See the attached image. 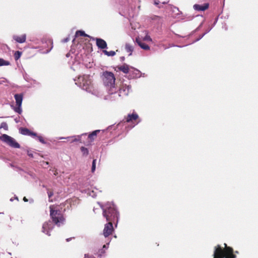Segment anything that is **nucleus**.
Segmentation results:
<instances>
[{
    "mask_svg": "<svg viewBox=\"0 0 258 258\" xmlns=\"http://www.w3.org/2000/svg\"><path fill=\"white\" fill-rule=\"evenodd\" d=\"M74 81L76 85L86 92L97 97L102 95L101 91L93 83L92 77L91 76L87 75L80 76Z\"/></svg>",
    "mask_w": 258,
    "mask_h": 258,
    "instance_id": "f257e3e1",
    "label": "nucleus"
},
{
    "mask_svg": "<svg viewBox=\"0 0 258 258\" xmlns=\"http://www.w3.org/2000/svg\"><path fill=\"white\" fill-rule=\"evenodd\" d=\"M103 211V216L106 218L107 222H116L117 224L119 217V213L112 202H107L104 205L101 206Z\"/></svg>",
    "mask_w": 258,
    "mask_h": 258,
    "instance_id": "f03ea898",
    "label": "nucleus"
},
{
    "mask_svg": "<svg viewBox=\"0 0 258 258\" xmlns=\"http://www.w3.org/2000/svg\"><path fill=\"white\" fill-rule=\"evenodd\" d=\"M224 248L220 245L215 246L213 258H236V256L234 254L233 249L228 246L226 243H224Z\"/></svg>",
    "mask_w": 258,
    "mask_h": 258,
    "instance_id": "7ed1b4c3",
    "label": "nucleus"
},
{
    "mask_svg": "<svg viewBox=\"0 0 258 258\" xmlns=\"http://www.w3.org/2000/svg\"><path fill=\"white\" fill-rule=\"evenodd\" d=\"M100 78L104 86L108 90L109 94H113L115 89V78L113 73L109 71H103L100 74Z\"/></svg>",
    "mask_w": 258,
    "mask_h": 258,
    "instance_id": "20e7f679",
    "label": "nucleus"
},
{
    "mask_svg": "<svg viewBox=\"0 0 258 258\" xmlns=\"http://www.w3.org/2000/svg\"><path fill=\"white\" fill-rule=\"evenodd\" d=\"M49 209L50 217L52 222L57 226H60L61 224L63 223L65 220L63 214L59 209H56V207L55 205H50Z\"/></svg>",
    "mask_w": 258,
    "mask_h": 258,
    "instance_id": "39448f33",
    "label": "nucleus"
},
{
    "mask_svg": "<svg viewBox=\"0 0 258 258\" xmlns=\"http://www.w3.org/2000/svg\"><path fill=\"white\" fill-rule=\"evenodd\" d=\"M131 90V86L126 85H123L118 92L116 91V89L115 88L113 90V94H110L111 95L110 99L112 100H116L119 97L127 96L129 94Z\"/></svg>",
    "mask_w": 258,
    "mask_h": 258,
    "instance_id": "423d86ee",
    "label": "nucleus"
},
{
    "mask_svg": "<svg viewBox=\"0 0 258 258\" xmlns=\"http://www.w3.org/2000/svg\"><path fill=\"white\" fill-rule=\"evenodd\" d=\"M0 140L7 144L11 147L14 148H20V144L12 137L6 134H3L0 137Z\"/></svg>",
    "mask_w": 258,
    "mask_h": 258,
    "instance_id": "0eeeda50",
    "label": "nucleus"
},
{
    "mask_svg": "<svg viewBox=\"0 0 258 258\" xmlns=\"http://www.w3.org/2000/svg\"><path fill=\"white\" fill-rule=\"evenodd\" d=\"M14 98L16 100L17 106L14 108V111L17 113H21L22 111L21 105L23 101V95L22 93L16 94L14 95Z\"/></svg>",
    "mask_w": 258,
    "mask_h": 258,
    "instance_id": "6e6552de",
    "label": "nucleus"
},
{
    "mask_svg": "<svg viewBox=\"0 0 258 258\" xmlns=\"http://www.w3.org/2000/svg\"><path fill=\"white\" fill-rule=\"evenodd\" d=\"M113 222H108V223L105 225L103 229V235L105 237L112 234L113 231Z\"/></svg>",
    "mask_w": 258,
    "mask_h": 258,
    "instance_id": "1a4fd4ad",
    "label": "nucleus"
},
{
    "mask_svg": "<svg viewBox=\"0 0 258 258\" xmlns=\"http://www.w3.org/2000/svg\"><path fill=\"white\" fill-rule=\"evenodd\" d=\"M53 227L50 221L45 222L42 226V232L48 236L50 235L49 231L53 229Z\"/></svg>",
    "mask_w": 258,
    "mask_h": 258,
    "instance_id": "9d476101",
    "label": "nucleus"
},
{
    "mask_svg": "<svg viewBox=\"0 0 258 258\" xmlns=\"http://www.w3.org/2000/svg\"><path fill=\"white\" fill-rule=\"evenodd\" d=\"M93 40H95L96 41V45L99 48L104 49L107 48V43L106 41L101 38H93Z\"/></svg>",
    "mask_w": 258,
    "mask_h": 258,
    "instance_id": "9b49d317",
    "label": "nucleus"
},
{
    "mask_svg": "<svg viewBox=\"0 0 258 258\" xmlns=\"http://www.w3.org/2000/svg\"><path fill=\"white\" fill-rule=\"evenodd\" d=\"M20 134L23 135H27L31 137H36L37 134L35 133L31 132L30 130L27 128L21 127L19 129Z\"/></svg>",
    "mask_w": 258,
    "mask_h": 258,
    "instance_id": "f8f14e48",
    "label": "nucleus"
},
{
    "mask_svg": "<svg viewBox=\"0 0 258 258\" xmlns=\"http://www.w3.org/2000/svg\"><path fill=\"white\" fill-rule=\"evenodd\" d=\"M129 65L124 63L122 66H118L117 69L124 74H129L131 73V69Z\"/></svg>",
    "mask_w": 258,
    "mask_h": 258,
    "instance_id": "ddd939ff",
    "label": "nucleus"
},
{
    "mask_svg": "<svg viewBox=\"0 0 258 258\" xmlns=\"http://www.w3.org/2000/svg\"><path fill=\"white\" fill-rule=\"evenodd\" d=\"M131 73H129L132 78H140L141 76V73L137 69L131 67Z\"/></svg>",
    "mask_w": 258,
    "mask_h": 258,
    "instance_id": "4468645a",
    "label": "nucleus"
},
{
    "mask_svg": "<svg viewBox=\"0 0 258 258\" xmlns=\"http://www.w3.org/2000/svg\"><path fill=\"white\" fill-rule=\"evenodd\" d=\"M136 42L142 49L144 50L150 49V47L149 45L141 40L139 38H136Z\"/></svg>",
    "mask_w": 258,
    "mask_h": 258,
    "instance_id": "2eb2a0df",
    "label": "nucleus"
},
{
    "mask_svg": "<svg viewBox=\"0 0 258 258\" xmlns=\"http://www.w3.org/2000/svg\"><path fill=\"white\" fill-rule=\"evenodd\" d=\"M209 7V5L208 4H206L204 5H200L196 4L194 6V8L195 10L197 11H205L207 10Z\"/></svg>",
    "mask_w": 258,
    "mask_h": 258,
    "instance_id": "dca6fc26",
    "label": "nucleus"
},
{
    "mask_svg": "<svg viewBox=\"0 0 258 258\" xmlns=\"http://www.w3.org/2000/svg\"><path fill=\"white\" fill-rule=\"evenodd\" d=\"M26 39V34H23L21 36H14V39L20 43H22L25 42Z\"/></svg>",
    "mask_w": 258,
    "mask_h": 258,
    "instance_id": "f3484780",
    "label": "nucleus"
},
{
    "mask_svg": "<svg viewBox=\"0 0 258 258\" xmlns=\"http://www.w3.org/2000/svg\"><path fill=\"white\" fill-rule=\"evenodd\" d=\"M138 118V115L137 114H128L126 118V121L128 122L133 120H136Z\"/></svg>",
    "mask_w": 258,
    "mask_h": 258,
    "instance_id": "a211bd4d",
    "label": "nucleus"
},
{
    "mask_svg": "<svg viewBox=\"0 0 258 258\" xmlns=\"http://www.w3.org/2000/svg\"><path fill=\"white\" fill-rule=\"evenodd\" d=\"M100 132V130H95L94 131H93L92 133H91V134H90L88 136V138L91 141H93L95 139V138H96L97 135L98 133H99V132Z\"/></svg>",
    "mask_w": 258,
    "mask_h": 258,
    "instance_id": "6ab92c4d",
    "label": "nucleus"
},
{
    "mask_svg": "<svg viewBox=\"0 0 258 258\" xmlns=\"http://www.w3.org/2000/svg\"><path fill=\"white\" fill-rule=\"evenodd\" d=\"M125 48L126 51L127 52H130L129 55H131L132 52L134 50V48H133V46L131 45H130V44L127 43L125 44Z\"/></svg>",
    "mask_w": 258,
    "mask_h": 258,
    "instance_id": "aec40b11",
    "label": "nucleus"
},
{
    "mask_svg": "<svg viewBox=\"0 0 258 258\" xmlns=\"http://www.w3.org/2000/svg\"><path fill=\"white\" fill-rule=\"evenodd\" d=\"M85 36V37H90V36H89L88 35L86 34L84 31H81V30H78V31H77L76 32V36Z\"/></svg>",
    "mask_w": 258,
    "mask_h": 258,
    "instance_id": "412c9836",
    "label": "nucleus"
},
{
    "mask_svg": "<svg viewBox=\"0 0 258 258\" xmlns=\"http://www.w3.org/2000/svg\"><path fill=\"white\" fill-rule=\"evenodd\" d=\"M10 64V61L6 60L3 58H0V67L9 66Z\"/></svg>",
    "mask_w": 258,
    "mask_h": 258,
    "instance_id": "4be33fe9",
    "label": "nucleus"
},
{
    "mask_svg": "<svg viewBox=\"0 0 258 258\" xmlns=\"http://www.w3.org/2000/svg\"><path fill=\"white\" fill-rule=\"evenodd\" d=\"M103 51L105 54H106V55H107L108 56H113L115 55V52L114 51H108L107 50H103Z\"/></svg>",
    "mask_w": 258,
    "mask_h": 258,
    "instance_id": "5701e85b",
    "label": "nucleus"
},
{
    "mask_svg": "<svg viewBox=\"0 0 258 258\" xmlns=\"http://www.w3.org/2000/svg\"><path fill=\"white\" fill-rule=\"evenodd\" d=\"M81 151L83 156H87L89 154V151L88 149L84 147H82L81 148Z\"/></svg>",
    "mask_w": 258,
    "mask_h": 258,
    "instance_id": "b1692460",
    "label": "nucleus"
},
{
    "mask_svg": "<svg viewBox=\"0 0 258 258\" xmlns=\"http://www.w3.org/2000/svg\"><path fill=\"white\" fill-rule=\"evenodd\" d=\"M47 194H48V198H49V202H52V200L51 199V198L53 196V192L52 190H50V189H47Z\"/></svg>",
    "mask_w": 258,
    "mask_h": 258,
    "instance_id": "393cba45",
    "label": "nucleus"
},
{
    "mask_svg": "<svg viewBox=\"0 0 258 258\" xmlns=\"http://www.w3.org/2000/svg\"><path fill=\"white\" fill-rule=\"evenodd\" d=\"M0 128H4L5 130L7 131L8 130V126L6 122H3L1 124Z\"/></svg>",
    "mask_w": 258,
    "mask_h": 258,
    "instance_id": "a878e982",
    "label": "nucleus"
},
{
    "mask_svg": "<svg viewBox=\"0 0 258 258\" xmlns=\"http://www.w3.org/2000/svg\"><path fill=\"white\" fill-rule=\"evenodd\" d=\"M31 86L34 87L37 85H39L40 83L36 81L35 80L32 79L31 82H30Z\"/></svg>",
    "mask_w": 258,
    "mask_h": 258,
    "instance_id": "bb28decb",
    "label": "nucleus"
},
{
    "mask_svg": "<svg viewBox=\"0 0 258 258\" xmlns=\"http://www.w3.org/2000/svg\"><path fill=\"white\" fill-rule=\"evenodd\" d=\"M212 29V28H210L209 29H208L207 31H206V32L205 33H204L203 34H202V35L200 36L199 38L197 39L195 42H196V41H198L199 40H200L201 39H202L207 33H208L209 32H210L211 31V30Z\"/></svg>",
    "mask_w": 258,
    "mask_h": 258,
    "instance_id": "cd10ccee",
    "label": "nucleus"
},
{
    "mask_svg": "<svg viewBox=\"0 0 258 258\" xmlns=\"http://www.w3.org/2000/svg\"><path fill=\"white\" fill-rule=\"evenodd\" d=\"M23 77H24V79H25V81H26L27 82L30 83V82H31L32 79L28 75H27V74H25L23 75Z\"/></svg>",
    "mask_w": 258,
    "mask_h": 258,
    "instance_id": "c85d7f7f",
    "label": "nucleus"
},
{
    "mask_svg": "<svg viewBox=\"0 0 258 258\" xmlns=\"http://www.w3.org/2000/svg\"><path fill=\"white\" fill-rule=\"evenodd\" d=\"M72 138H74V139L71 141V143H73L74 142L80 141L81 140V137H80V136H78L77 137H72ZM67 138L70 139V138H72V137H68Z\"/></svg>",
    "mask_w": 258,
    "mask_h": 258,
    "instance_id": "c756f323",
    "label": "nucleus"
},
{
    "mask_svg": "<svg viewBox=\"0 0 258 258\" xmlns=\"http://www.w3.org/2000/svg\"><path fill=\"white\" fill-rule=\"evenodd\" d=\"M96 159H94L92 162V172H94L96 169Z\"/></svg>",
    "mask_w": 258,
    "mask_h": 258,
    "instance_id": "7c9ffc66",
    "label": "nucleus"
},
{
    "mask_svg": "<svg viewBox=\"0 0 258 258\" xmlns=\"http://www.w3.org/2000/svg\"><path fill=\"white\" fill-rule=\"evenodd\" d=\"M21 54V53L19 51H17V53H15V59L17 60L19 59V58L20 57V55Z\"/></svg>",
    "mask_w": 258,
    "mask_h": 258,
    "instance_id": "2f4dec72",
    "label": "nucleus"
},
{
    "mask_svg": "<svg viewBox=\"0 0 258 258\" xmlns=\"http://www.w3.org/2000/svg\"><path fill=\"white\" fill-rule=\"evenodd\" d=\"M144 40H146V41H152V39L151 38V37L149 35H146L144 38Z\"/></svg>",
    "mask_w": 258,
    "mask_h": 258,
    "instance_id": "473e14b6",
    "label": "nucleus"
},
{
    "mask_svg": "<svg viewBox=\"0 0 258 258\" xmlns=\"http://www.w3.org/2000/svg\"><path fill=\"white\" fill-rule=\"evenodd\" d=\"M104 253H105V250L103 249H101V250H99V251H98V255L101 256Z\"/></svg>",
    "mask_w": 258,
    "mask_h": 258,
    "instance_id": "72a5a7b5",
    "label": "nucleus"
},
{
    "mask_svg": "<svg viewBox=\"0 0 258 258\" xmlns=\"http://www.w3.org/2000/svg\"><path fill=\"white\" fill-rule=\"evenodd\" d=\"M38 138L39 141L41 143H43V144L45 143V141H44L43 138L42 137L39 136V137H38Z\"/></svg>",
    "mask_w": 258,
    "mask_h": 258,
    "instance_id": "f704fd0d",
    "label": "nucleus"
},
{
    "mask_svg": "<svg viewBox=\"0 0 258 258\" xmlns=\"http://www.w3.org/2000/svg\"><path fill=\"white\" fill-rule=\"evenodd\" d=\"M69 39L68 38H67L66 39H64L63 40H62V42H67L69 41Z\"/></svg>",
    "mask_w": 258,
    "mask_h": 258,
    "instance_id": "c9c22d12",
    "label": "nucleus"
},
{
    "mask_svg": "<svg viewBox=\"0 0 258 258\" xmlns=\"http://www.w3.org/2000/svg\"><path fill=\"white\" fill-rule=\"evenodd\" d=\"M28 155L29 156L31 157H33V154L32 153H30L29 152H28Z\"/></svg>",
    "mask_w": 258,
    "mask_h": 258,
    "instance_id": "e433bc0d",
    "label": "nucleus"
},
{
    "mask_svg": "<svg viewBox=\"0 0 258 258\" xmlns=\"http://www.w3.org/2000/svg\"><path fill=\"white\" fill-rule=\"evenodd\" d=\"M120 59L121 61H123L124 60V57L121 56V57H120Z\"/></svg>",
    "mask_w": 258,
    "mask_h": 258,
    "instance_id": "4c0bfd02",
    "label": "nucleus"
},
{
    "mask_svg": "<svg viewBox=\"0 0 258 258\" xmlns=\"http://www.w3.org/2000/svg\"><path fill=\"white\" fill-rule=\"evenodd\" d=\"M23 200L25 202H28V199L26 197H24Z\"/></svg>",
    "mask_w": 258,
    "mask_h": 258,
    "instance_id": "58836bf2",
    "label": "nucleus"
},
{
    "mask_svg": "<svg viewBox=\"0 0 258 258\" xmlns=\"http://www.w3.org/2000/svg\"><path fill=\"white\" fill-rule=\"evenodd\" d=\"M52 46H51V48H50V49L47 50L45 52V53H48V52L50 51V50L52 49Z\"/></svg>",
    "mask_w": 258,
    "mask_h": 258,
    "instance_id": "ea45409f",
    "label": "nucleus"
},
{
    "mask_svg": "<svg viewBox=\"0 0 258 258\" xmlns=\"http://www.w3.org/2000/svg\"><path fill=\"white\" fill-rule=\"evenodd\" d=\"M57 172L56 170H55L54 172V175H57Z\"/></svg>",
    "mask_w": 258,
    "mask_h": 258,
    "instance_id": "a19ab883",
    "label": "nucleus"
},
{
    "mask_svg": "<svg viewBox=\"0 0 258 258\" xmlns=\"http://www.w3.org/2000/svg\"><path fill=\"white\" fill-rule=\"evenodd\" d=\"M85 258H88L89 257V254H85Z\"/></svg>",
    "mask_w": 258,
    "mask_h": 258,
    "instance_id": "79ce46f5",
    "label": "nucleus"
},
{
    "mask_svg": "<svg viewBox=\"0 0 258 258\" xmlns=\"http://www.w3.org/2000/svg\"><path fill=\"white\" fill-rule=\"evenodd\" d=\"M103 248H107L106 245L104 244L103 246Z\"/></svg>",
    "mask_w": 258,
    "mask_h": 258,
    "instance_id": "37998d69",
    "label": "nucleus"
},
{
    "mask_svg": "<svg viewBox=\"0 0 258 258\" xmlns=\"http://www.w3.org/2000/svg\"><path fill=\"white\" fill-rule=\"evenodd\" d=\"M154 4H155V5H158V3H157L156 1H155Z\"/></svg>",
    "mask_w": 258,
    "mask_h": 258,
    "instance_id": "c03bdc74",
    "label": "nucleus"
},
{
    "mask_svg": "<svg viewBox=\"0 0 258 258\" xmlns=\"http://www.w3.org/2000/svg\"><path fill=\"white\" fill-rule=\"evenodd\" d=\"M70 238H68V239H67V241H70Z\"/></svg>",
    "mask_w": 258,
    "mask_h": 258,
    "instance_id": "a18cd8bd",
    "label": "nucleus"
},
{
    "mask_svg": "<svg viewBox=\"0 0 258 258\" xmlns=\"http://www.w3.org/2000/svg\"><path fill=\"white\" fill-rule=\"evenodd\" d=\"M49 43H50L51 44H52V41H51V40H49Z\"/></svg>",
    "mask_w": 258,
    "mask_h": 258,
    "instance_id": "49530a36",
    "label": "nucleus"
},
{
    "mask_svg": "<svg viewBox=\"0 0 258 258\" xmlns=\"http://www.w3.org/2000/svg\"><path fill=\"white\" fill-rule=\"evenodd\" d=\"M235 253H238V251H235Z\"/></svg>",
    "mask_w": 258,
    "mask_h": 258,
    "instance_id": "de8ad7c7",
    "label": "nucleus"
},
{
    "mask_svg": "<svg viewBox=\"0 0 258 258\" xmlns=\"http://www.w3.org/2000/svg\"><path fill=\"white\" fill-rule=\"evenodd\" d=\"M46 164H48V162H45Z\"/></svg>",
    "mask_w": 258,
    "mask_h": 258,
    "instance_id": "09e8293b",
    "label": "nucleus"
},
{
    "mask_svg": "<svg viewBox=\"0 0 258 258\" xmlns=\"http://www.w3.org/2000/svg\"><path fill=\"white\" fill-rule=\"evenodd\" d=\"M2 84V82H0V85Z\"/></svg>",
    "mask_w": 258,
    "mask_h": 258,
    "instance_id": "8fccbe9b",
    "label": "nucleus"
}]
</instances>
